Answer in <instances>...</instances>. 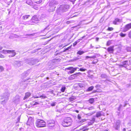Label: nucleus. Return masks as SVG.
<instances>
[{
	"instance_id": "f257e3e1",
	"label": "nucleus",
	"mask_w": 131,
	"mask_h": 131,
	"mask_svg": "<svg viewBox=\"0 0 131 131\" xmlns=\"http://www.w3.org/2000/svg\"><path fill=\"white\" fill-rule=\"evenodd\" d=\"M5 92L4 93L3 96L1 97V99L4 100L1 101V104H3L6 103L9 99V94L8 92V90L7 89H5Z\"/></svg>"
},
{
	"instance_id": "f03ea898",
	"label": "nucleus",
	"mask_w": 131,
	"mask_h": 131,
	"mask_svg": "<svg viewBox=\"0 0 131 131\" xmlns=\"http://www.w3.org/2000/svg\"><path fill=\"white\" fill-rule=\"evenodd\" d=\"M72 122V119L70 117L64 119L62 122V124L64 127H68L71 125Z\"/></svg>"
},
{
	"instance_id": "7ed1b4c3",
	"label": "nucleus",
	"mask_w": 131,
	"mask_h": 131,
	"mask_svg": "<svg viewBox=\"0 0 131 131\" xmlns=\"http://www.w3.org/2000/svg\"><path fill=\"white\" fill-rule=\"evenodd\" d=\"M46 123L42 119H38L36 120V125L38 127H42L46 126Z\"/></svg>"
},
{
	"instance_id": "20e7f679",
	"label": "nucleus",
	"mask_w": 131,
	"mask_h": 131,
	"mask_svg": "<svg viewBox=\"0 0 131 131\" xmlns=\"http://www.w3.org/2000/svg\"><path fill=\"white\" fill-rule=\"evenodd\" d=\"M26 63L31 66L34 65L37 63L39 61L38 59L34 58H30L25 60Z\"/></svg>"
},
{
	"instance_id": "39448f33",
	"label": "nucleus",
	"mask_w": 131,
	"mask_h": 131,
	"mask_svg": "<svg viewBox=\"0 0 131 131\" xmlns=\"http://www.w3.org/2000/svg\"><path fill=\"white\" fill-rule=\"evenodd\" d=\"M69 7V5H68L63 4L60 6L59 9L60 12H65L68 10Z\"/></svg>"
},
{
	"instance_id": "423d86ee",
	"label": "nucleus",
	"mask_w": 131,
	"mask_h": 131,
	"mask_svg": "<svg viewBox=\"0 0 131 131\" xmlns=\"http://www.w3.org/2000/svg\"><path fill=\"white\" fill-rule=\"evenodd\" d=\"M77 69H79V68L78 67L74 68L73 67H69L67 68V69L68 70H70V71H69L68 73L69 74L72 73L75 71H76Z\"/></svg>"
},
{
	"instance_id": "0eeeda50",
	"label": "nucleus",
	"mask_w": 131,
	"mask_h": 131,
	"mask_svg": "<svg viewBox=\"0 0 131 131\" xmlns=\"http://www.w3.org/2000/svg\"><path fill=\"white\" fill-rule=\"evenodd\" d=\"M131 28V23L125 25L123 28V32H126Z\"/></svg>"
},
{
	"instance_id": "6e6552de",
	"label": "nucleus",
	"mask_w": 131,
	"mask_h": 131,
	"mask_svg": "<svg viewBox=\"0 0 131 131\" xmlns=\"http://www.w3.org/2000/svg\"><path fill=\"white\" fill-rule=\"evenodd\" d=\"M82 73L80 72H79L77 73L70 76L69 77V79L70 80H72L74 79L75 78L77 77V76H79Z\"/></svg>"
},
{
	"instance_id": "1a4fd4ad",
	"label": "nucleus",
	"mask_w": 131,
	"mask_h": 131,
	"mask_svg": "<svg viewBox=\"0 0 131 131\" xmlns=\"http://www.w3.org/2000/svg\"><path fill=\"white\" fill-rule=\"evenodd\" d=\"M47 123L48 126H49L53 127L55 125V122L53 120H48L47 121Z\"/></svg>"
},
{
	"instance_id": "9d476101",
	"label": "nucleus",
	"mask_w": 131,
	"mask_h": 131,
	"mask_svg": "<svg viewBox=\"0 0 131 131\" xmlns=\"http://www.w3.org/2000/svg\"><path fill=\"white\" fill-rule=\"evenodd\" d=\"M58 4V3L55 1H51L49 4V6L51 7H52V8H55L56 7L55 6Z\"/></svg>"
},
{
	"instance_id": "9b49d317",
	"label": "nucleus",
	"mask_w": 131,
	"mask_h": 131,
	"mask_svg": "<svg viewBox=\"0 0 131 131\" xmlns=\"http://www.w3.org/2000/svg\"><path fill=\"white\" fill-rule=\"evenodd\" d=\"M31 22L34 23H37L39 21V19L37 17L36 15L34 16L31 18Z\"/></svg>"
},
{
	"instance_id": "f8f14e48",
	"label": "nucleus",
	"mask_w": 131,
	"mask_h": 131,
	"mask_svg": "<svg viewBox=\"0 0 131 131\" xmlns=\"http://www.w3.org/2000/svg\"><path fill=\"white\" fill-rule=\"evenodd\" d=\"M120 123L121 122L119 120H118L117 121L116 124L114 126L115 129L118 130L119 129Z\"/></svg>"
},
{
	"instance_id": "ddd939ff",
	"label": "nucleus",
	"mask_w": 131,
	"mask_h": 131,
	"mask_svg": "<svg viewBox=\"0 0 131 131\" xmlns=\"http://www.w3.org/2000/svg\"><path fill=\"white\" fill-rule=\"evenodd\" d=\"M30 80H31V79L29 78L27 79V80L24 81V82H22V83H20V85H23L26 88L27 86V84H28V83H29L30 81Z\"/></svg>"
},
{
	"instance_id": "4468645a",
	"label": "nucleus",
	"mask_w": 131,
	"mask_h": 131,
	"mask_svg": "<svg viewBox=\"0 0 131 131\" xmlns=\"http://www.w3.org/2000/svg\"><path fill=\"white\" fill-rule=\"evenodd\" d=\"M34 119L31 117H29L28 118V120L27 123V124L29 125H32L33 123Z\"/></svg>"
},
{
	"instance_id": "2eb2a0df",
	"label": "nucleus",
	"mask_w": 131,
	"mask_h": 131,
	"mask_svg": "<svg viewBox=\"0 0 131 131\" xmlns=\"http://www.w3.org/2000/svg\"><path fill=\"white\" fill-rule=\"evenodd\" d=\"M10 51H11L9 52V54H11V55H10L9 56V57L11 58L15 56L16 54V53L15 52V50H10Z\"/></svg>"
},
{
	"instance_id": "dca6fc26",
	"label": "nucleus",
	"mask_w": 131,
	"mask_h": 131,
	"mask_svg": "<svg viewBox=\"0 0 131 131\" xmlns=\"http://www.w3.org/2000/svg\"><path fill=\"white\" fill-rule=\"evenodd\" d=\"M107 50L109 53H112L114 50L113 47H111L108 48L107 49Z\"/></svg>"
},
{
	"instance_id": "f3484780",
	"label": "nucleus",
	"mask_w": 131,
	"mask_h": 131,
	"mask_svg": "<svg viewBox=\"0 0 131 131\" xmlns=\"http://www.w3.org/2000/svg\"><path fill=\"white\" fill-rule=\"evenodd\" d=\"M31 94L29 92H27L25 94V96L24 98V100H25L26 99L28 98L31 95Z\"/></svg>"
},
{
	"instance_id": "a211bd4d",
	"label": "nucleus",
	"mask_w": 131,
	"mask_h": 131,
	"mask_svg": "<svg viewBox=\"0 0 131 131\" xmlns=\"http://www.w3.org/2000/svg\"><path fill=\"white\" fill-rule=\"evenodd\" d=\"M10 51H10V50H4L2 51H1L0 52L2 53L6 54L7 53H9Z\"/></svg>"
},
{
	"instance_id": "6ab92c4d",
	"label": "nucleus",
	"mask_w": 131,
	"mask_h": 131,
	"mask_svg": "<svg viewBox=\"0 0 131 131\" xmlns=\"http://www.w3.org/2000/svg\"><path fill=\"white\" fill-rule=\"evenodd\" d=\"M128 64V62L127 61H124L123 63V66L126 67L127 66V65Z\"/></svg>"
},
{
	"instance_id": "aec40b11",
	"label": "nucleus",
	"mask_w": 131,
	"mask_h": 131,
	"mask_svg": "<svg viewBox=\"0 0 131 131\" xmlns=\"http://www.w3.org/2000/svg\"><path fill=\"white\" fill-rule=\"evenodd\" d=\"M94 88V87L93 86H91L89 87L86 90V91L88 92L91 91Z\"/></svg>"
},
{
	"instance_id": "412c9836",
	"label": "nucleus",
	"mask_w": 131,
	"mask_h": 131,
	"mask_svg": "<svg viewBox=\"0 0 131 131\" xmlns=\"http://www.w3.org/2000/svg\"><path fill=\"white\" fill-rule=\"evenodd\" d=\"M28 72L27 71L24 72L22 74V76L23 77H27L28 76Z\"/></svg>"
},
{
	"instance_id": "4be33fe9",
	"label": "nucleus",
	"mask_w": 131,
	"mask_h": 131,
	"mask_svg": "<svg viewBox=\"0 0 131 131\" xmlns=\"http://www.w3.org/2000/svg\"><path fill=\"white\" fill-rule=\"evenodd\" d=\"M89 103L91 104H93L94 102V98H90L88 101Z\"/></svg>"
},
{
	"instance_id": "5701e85b",
	"label": "nucleus",
	"mask_w": 131,
	"mask_h": 131,
	"mask_svg": "<svg viewBox=\"0 0 131 131\" xmlns=\"http://www.w3.org/2000/svg\"><path fill=\"white\" fill-rule=\"evenodd\" d=\"M21 63V61H15L14 62V63L15 64H17V66L18 67H19L20 66Z\"/></svg>"
},
{
	"instance_id": "b1692460",
	"label": "nucleus",
	"mask_w": 131,
	"mask_h": 131,
	"mask_svg": "<svg viewBox=\"0 0 131 131\" xmlns=\"http://www.w3.org/2000/svg\"><path fill=\"white\" fill-rule=\"evenodd\" d=\"M102 115L100 112H97L96 115V116L97 118H98L101 116Z\"/></svg>"
},
{
	"instance_id": "393cba45",
	"label": "nucleus",
	"mask_w": 131,
	"mask_h": 131,
	"mask_svg": "<svg viewBox=\"0 0 131 131\" xmlns=\"http://www.w3.org/2000/svg\"><path fill=\"white\" fill-rule=\"evenodd\" d=\"M15 99H14V101L15 102H18L19 101V97L18 96L16 95L15 97Z\"/></svg>"
},
{
	"instance_id": "a878e982",
	"label": "nucleus",
	"mask_w": 131,
	"mask_h": 131,
	"mask_svg": "<svg viewBox=\"0 0 131 131\" xmlns=\"http://www.w3.org/2000/svg\"><path fill=\"white\" fill-rule=\"evenodd\" d=\"M96 58V56H93L91 57H89V56H86V57L85 59H87L88 58L94 59Z\"/></svg>"
},
{
	"instance_id": "bb28decb",
	"label": "nucleus",
	"mask_w": 131,
	"mask_h": 131,
	"mask_svg": "<svg viewBox=\"0 0 131 131\" xmlns=\"http://www.w3.org/2000/svg\"><path fill=\"white\" fill-rule=\"evenodd\" d=\"M120 20L118 18H116L115 19L114 21L113 22V23L114 24H117V22H119Z\"/></svg>"
},
{
	"instance_id": "cd10ccee",
	"label": "nucleus",
	"mask_w": 131,
	"mask_h": 131,
	"mask_svg": "<svg viewBox=\"0 0 131 131\" xmlns=\"http://www.w3.org/2000/svg\"><path fill=\"white\" fill-rule=\"evenodd\" d=\"M84 52L83 51H79L77 53V54H79L80 55H82V54L84 53Z\"/></svg>"
},
{
	"instance_id": "c85d7f7f",
	"label": "nucleus",
	"mask_w": 131,
	"mask_h": 131,
	"mask_svg": "<svg viewBox=\"0 0 131 131\" xmlns=\"http://www.w3.org/2000/svg\"><path fill=\"white\" fill-rule=\"evenodd\" d=\"M119 35L122 37H125L126 36V34H124L121 32H120L119 34Z\"/></svg>"
},
{
	"instance_id": "c756f323",
	"label": "nucleus",
	"mask_w": 131,
	"mask_h": 131,
	"mask_svg": "<svg viewBox=\"0 0 131 131\" xmlns=\"http://www.w3.org/2000/svg\"><path fill=\"white\" fill-rule=\"evenodd\" d=\"M79 85L80 88L84 87L85 86V84L83 82L80 83H79Z\"/></svg>"
},
{
	"instance_id": "7c9ffc66",
	"label": "nucleus",
	"mask_w": 131,
	"mask_h": 131,
	"mask_svg": "<svg viewBox=\"0 0 131 131\" xmlns=\"http://www.w3.org/2000/svg\"><path fill=\"white\" fill-rule=\"evenodd\" d=\"M61 60L59 59H55L53 60V62H59Z\"/></svg>"
},
{
	"instance_id": "2f4dec72",
	"label": "nucleus",
	"mask_w": 131,
	"mask_h": 131,
	"mask_svg": "<svg viewBox=\"0 0 131 131\" xmlns=\"http://www.w3.org/2000/svg\"><path fill=\"white\" fill-rule=\"evenodd\" d=\"M95 119L94 118H93L92 119V120L91 121V122H89V125H90V124H92L95 121Z\"/></svg>"
},
{
	"instance_id": "473e14b6",
	"label": "nucleus",
	"mask_w": 131,
	"mask_h": 131,
	"mask_svg": "<svg viewBox=\"0 0 131 131\" xmlns=\"http://www.w3.org/2000/svg\"><path fill=\"white\" fill-rule=\"evenodd\" d=\"M101 77L103 78H106L107 76L106 74H102L101 75Z\"/></svg>"
},
{
	"instance_id": "72a5a7b5",
	"label": "nucleus",
	"mask_w": 131,
	"mask_h": 131,
	"mask_svg": "<svg viewBox=\"0 0 131 131\" xmlns=\"http://www.w3.org/2000/svg\"><path fill=\"white\" fill-rule=\"evenodd\" d=\"M75 99V97L74 96H72L69 98L70 101H72Z\"/></svg>"
},
{
	"instance_id": "f704fd0d",
	"label": "nucleus",
	"mask_w": 131,
	"mask_h": 131,
	"mask_svg": "<svg viewBox=\"0 0 131 131\" xmlns=\"http://www.w3.org/2000/svg\"><path fill=\"white\" fill-rule=\"evenodd\" d=\"M35 2L37 4H38L41 3L42 1V0H34Z\"/></svg>"
},
{
	"instance_id": "c9c22d12",
	"label": "nucleus",
	"mask_w": 131,
	"mask_h": 131,
	"mask_svg": "<svg viewBox=\"0 0 131 131\" xmlns=\"http://www.w3.org/2000/svg\"><path fill=\"white\" fill-rule=\"evenodd\" d=\"M79 70H78V71H85L86 70V69H84L83 68H81L79 69Z\"/></svg>"
},
{
	"instance_id": "e433bc0d",
	"label": "nucleus",
	"mask_w": 131,
	"mask_h": 131,
	"mask_svg": "<svg viewBox=\"0 0 131 131\" xmlns=\"http://www.w3.org/2000/svg\"><path fill=\"white\" fill-rule=\"evenodd\" d=\"M29 16V15H25L23 16V18L24 19H27L28 18V17Z\"/></svg>"
},
{
	"instance_id": "4c0bfd02",
	"label": "nucleus",
	"mask_w": 131,
	"mask_h": 131,
	"mask_svg": "<svg viewBox=\"0 0 131 131\" xmlns=\"http://www.w3.org/2000/svg\"><path fill=\"white\" fill-rule=\"evenodd\" d=\"M40 97L42 99H45L47 98V97L44 95V94H42L40 96Z\"/></svg>"
},
{
	"instance_id": "58836bf2",
	"label": "nucleus",
	"mask_w": 131,
	"mask_h": 131,
	"mask_svg": "<svg viewBox=\"0 0 131 131\" xmlns=\"http://www.w3.org/2000/svg\"><path fill=\"white\" fill-rule=\"evenodd\" d=\"M128 37L130 39H131V30L128 32Z\"/></svg>"
},
{
	"instance_id": "ea45409f",
	"label": "nucleus",
	"mask_w": 131,
	"mask_h": 131,
	"mask_svg": "<svg viewBox=\"0 0 131 131\" xmlns=\"http://www.w3.org/2000/svg\"><path fill=\"white\" fill-rule=\"evenodd\" d=\"M66 88L65 87H63L61 88V91L62 92H64L65 91Z\"/></svg>"
},
{
	"instance_id": "a19ab883",
	"label": "nucleus",
	"mask_w": 131,
	"mask_h": 131,
	"mask_svg": "<svg viewBox=\"0 0 131 131\" xmlns=\"http://www.w3.org/2000/svg\"><path fill=\"white\" fill-rule=\"evenodd\" d=\"M71 48V46H70L69 47H68L66 49H65L63 51V52H65L66 51H67L69 50V49H70Z\"/></svg>"
},
{
	"instance_id": "79ce46f5",
	"label": "nucleus",
	"mask_w": 131,
	"mask_h": 131,
	"mask_svg": "<svg viewBox=\"0 0 131 131\" xmlns=\"http://www.w3.org/2000/svg\"><path fill=\"white\" fill-rule=\"evenodd\" d=\"M87 109L89 110H91L94 109V107L92 106L88 108Z\"/></svg>"
},
{
	"instance_id": "37998d69",
	"label": "nucleus",
	"mask_w": 131,
	"mask_h": 131,
	"mask_svg": "<svg viewBox=\"0 0 131 131\" xmlns=\"http://www.w3.org/2000/svg\"><path fill=\"white\" fill-rule=\"evenodd\" d=\"M4 69L3 67L0 66V72H1L4 70Z\"/></svg>"
},
{
	"instance_id": "c03bdc74",
	"label": "nucleus",
	"mask_w": 131,
	"mask_h": 131,
	"mask_svg": "<svg viewBox=\"0 0 131 131\" xmlns=\"http://www.w3.org/2000/svg\"><path fill=\"white\" fill-rule=\"evenodd\" d=\"M86 121V119H81V121H80V122L81 123H82L83 122H85Z\"/></svg>"
},
{
	"instance_id": "a18cd8bd",
	"label": "nucleus",
	"mask_w": 131,
	"mask_h": 131,
	"mask_svg": "<svg viewBox=\"0 0 131 131\" xmlns=\"http://www.w3.org/2000/svg\"><path fill=\"white\" fill-rule=\"evenodd\" d=\"M39 103L37 102H33L32 103V104L33 105H35L38 104Z\"/></svg>"
},
{
	"instance_id": "49530a36",
	"label": "nucleus",
	"mask_w": 131,
	"mask_h": 131,
	"mask_svg": "<svg viewBox=\"0 0 131 131\" xmlns=\"http://www.w3.org/2000/svg\"><path fill=\"white\" fill-rule=\"evenodd\" d=\"M85 37V36H83L82 37V39H78L77 41H76V42H77V43H78L83 38H84Z\"/></svg>"
},
{
	"instance_id": "de8ad7c7",
	"label": "nucleus",
	"mask_w": 131,
	"mask_h": 131,
	"mask_svg": "<svg viewBox=\"0 0 131 131\" xmlns=\"http://www.w3.org/2000/svg\"><path fill=\"white\" fill-rule=\"evenodd\" d=\"M88 129L87 128V127H84L83 128V131H85L86 130H87Z\"/></svg>"
},
{
	"instance_id": "09e8293b",
	"label": "nucleus",
	"mask_w": 131,
	"mask_h": 131,
	"mask_svg": "<svg viewBox=\"0 0 131 131\" xmlns=\"http://www.w3.org/2000/svg\"><path fill=\"white\" fill-rule=\"evenodd\" d=\"M113 29V28L112 27H108L107 30L109 31H112Z\"/></svg>"
},
{
	"instance_id": "8fccbe9b",
	"label": "nucleus",
	"mask_w": 131,
	"mask_h": 131,
	"mask_svg": "<svg viewBox=\"0 0 131 131\" xmlns=\"http://www.w3.org/2000/svg\"><path fill=\"white\" fill-rule=\"evenodd\" d=\"M55 103H56L55 102L52 103L51 104V105L52 106H55V105H56Z\"/></svg>"
},
{
	"instance_id": "3c124183",
	"label": "nucleus",
	"mask_w": 131,
	"mask_h": 131,
	"mask_svg": "<svg viewBox=\"0 0 131 131\" xmlns=\"http://www.w3.org/2000/svg\"><path fill=\"white\" fill-rule=\"evenodd\" d=\"M40 49H41V48H39V49H37L36 50H35L34 51H32L31 52V53H34L35 52H36L37 51H38V50Z\"/></svg>"
},
{
	"instance_id": "603ef678",
	"label": "nucleus",
	"mask_w": 131,
	"mask_h": 131,
	"mask_svg": "<svg viewBox=\"0 0 131 131\" xmlns=\"http://www.w3.org/2000/svg\"><path fill=\"white\" fill-rule=\"evenodd\" d=\"M78 118L79 119H81V116H80V115L79 114H78Z\"/></svg>"
},
{
	"instance_id": "864d4df0",
	"label": "nucleus",
	"mask_w": 131,
	"mask_h": 131,
	"mask_svg": "<svg viewBox=\"0 0 131 131\" xmlns=\"http://www.w3.org/2000/svg\"><path fill=\"white\" fill-rule=\"evenodd\" d=\"M4 56L3 55L1 54H0V58H4Z\"/></svg>"
},
{
	"instance_id": "5fc2aeb1",
	"label": "nucleus",
	"mask_w": 131,
	"mask_h": 131,
	"mask_svg": "<svg viewBox=\"0 0 131 131\" xmlns=\"http://www.w3.org/2000/svg\"><path fill=\"white\" fill-rule=\"evenodd\" d=\"M77 43V42H76V41L74 42V43L73 44V46H75L76 45Z\"/></svg>"
},
{
	"instance_id": "6e6d98bb",
	"label": "nucleus",
	"mask_w": 131,
	"mask_h": 131,
	"mask_svg": "<svg viewBox=\"0 0 131 131\" xmlns=\"http://www.w3.org/2000/svg\"><path fill=\"white\" fill-rule=\"evenodd\" d=\"M100 85H99L97 84L95 86V87L96 88H99L100 87Z\"/></svg>"
},
{
	"instance_id": "4d7b16f0",
	"label": "nucleus",
	"mask_w": 131,
	"mask_h": 131,
	"mask_svg": "<svg viewBox=\"0 0 131 131\" xmlns=\"http://www.w3.org/2000/svg\"><path fill=\"white\" fill-rule=\"evenodd\" d=\"M69 1L72 2L73 3V4H74V2L76 0H69Z\"/></svg>"
},
{
	"instance_id": "13d9d810",
	"label": "nucleus",
	"mask_w": 131,
	"mask_h": 131,
	"mask_svg": "<svg viewBox=\"0 0 131 131\" xmlns=\"http://www.w3.org/2000/svg\"><path fill=\"white\" fill-rule=\"evenodd\" d=\"M97 90H94L93 91V93H96V92H98V91H97Z\"/></svg>"
},
{
	"instance_id": "bf43d9fd",
	"label": "nucleus",
	"mask_w": 131,
	"mask_h": 131,
	"mask_svg": "<svg viewBox=\"0 0 131 131\" xmlns=\"http://www.w3.org/2000/svg\"><path fill=\"white\" fill-rule=\"evenodd\" d=\"M122 105H120L119 106V108H118V110H120V109L121 108V107L122 106Z\"/></svg>"
},
{
	"instance_id": "052dcab7",
	"label": "nucleus",
	"mask_w": 131,
	"mask_h": 131,
	"mask_svg": "<svg viewBox=\"0 0 131 131\" xmlns=\"http://www.w3.org/2000/svg\"><path fill=\"white\" fill-rule=\"evenodd\" d=\"M71 22L70 21H67L66 22L67 23V24H69L70 23H71Z\"/></svg>"
},
{
	"instance_id": "680f3d73",
	"label": "nucleus",
	"mask_w": 131,
	"mask_h": 131,
	"mask_svg": "<svg viewBox=\"0 0 131 131\" xmlns=\"http://www.w3.org/2000/svg\"><path fill=\"white\" fill-rule=\"evenodd\" d=\"M3 48V47H2L0 46V50H2Z\"/></svg>"
},
{
	"instance_id": "e2e57ef3",
	"label": "nucleus",
	"mask_w": 131,
	"mask_h": 131,
	"mask_svg": "<svg viewBox=\"0 0 131 131\" xmlns=\"http://www.w3.org/2000/svg\"><path fill=\"white\" fill-rule=\"evenodd\" d=\"M107 45H108V46H109L110 45V44L109 43V42H107Z\"/></svg>"
},
{
	"instance_id": "0e129e2a",
	"label": "nucleus",
	"mask_w": 131,
	"mask_h": 131,
	"mask_svg": "<svg viewBox=\"0 0 131 131\" xmlns=\"http://www.w3.org/2000/svg\"><path fill=\"white\" fill-rule=\"evenodd\" d=\"M123 131H126V129L125 128H124L123 129Z\"/></svg>"
},
{
	"instance_id": "69168bd1",
	"label": "nucleus",
	"mask_w": 131,
	"mask_h": 131,
	"mask_svg": "<svg viewBox=\"0 0 131 131\" xmlns=\"http://www.w3.org/2000/svg\"><path fill=\"white\" fill-rule=\"evenodd\" d=\"M75 112H77V113H79V111H78V110H76L75 111Z\"/></svg>"
},
{
	"instance_id": "338daca9",
	"label": "nucleus",
	"mask_w": 131,
	"mask_h": 131,
	"mask_svg": "<svg viewBox=\"0 0 131 131\" xmlns=\"http://www.w3.org/2000/svg\"><path fill=\"white\" fill-rule=\"evenodd\" d=\"M78 67H82V65H78Z\"/></svg>"
},
{
	"instance_id": "774afa93",
	"label": "nucleus",
	"mask_w": 131,
	"mask_h": 131,
	"mask_svg": "<svg viewBox=\"0 0 131 131\" xmlns=\"http://www.w3.org/2000/svg\"><path fill=\"white\" fill-rule=\"evenodd\" d=\"M20 117H19L18 118V120H19L20 119Z\"/></svg>"
}]
</instances>
